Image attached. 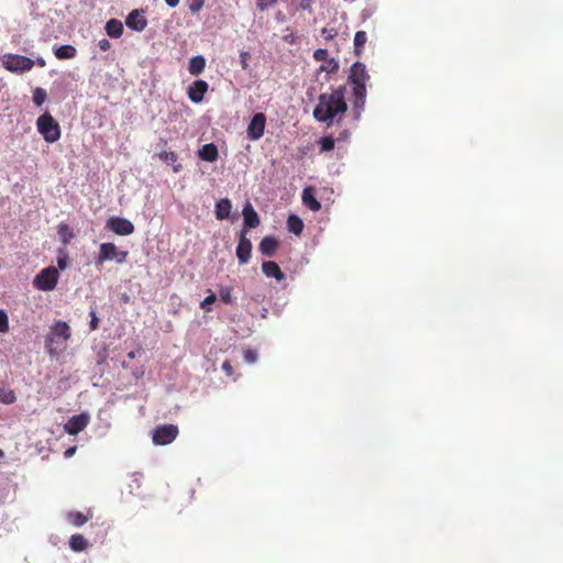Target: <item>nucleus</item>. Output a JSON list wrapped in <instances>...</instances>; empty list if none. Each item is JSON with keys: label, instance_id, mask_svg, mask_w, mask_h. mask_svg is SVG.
Instances as JSON below:
<instances>
[{"label": "nucleus", "instance_id": "obj_1", "mask_svg": "<svg viewBox=\"0 0 563 563\" xmlns=\"http://www.w3.org/2000/svg\"><path fill=\"white\" fill-rule=\"evenodd\" d=\"M345 87L340 86L331 93H321L318 103L313 110V117L317 121L330 126L334 120H341V115L347 110L345 101Z\"/></svg>", "mask_w": 563, "mask_h": 563}, {"label": "nucleus", "instance_id": "obj_2", "mask_svg": "<svg viewBox=\"0 0 563 563\" xmlns=\"http://www.w3.org/2000/svg\"><path fill=\"white\" fill-rule=\"evenodd\" d=\"M369 80V75L363 63L356 62L351 66L349 82L353 85V109L355 117L358 118L364 109L366 100V84Z\"/></svg>", "mask_w": 563, "mask_h": 563}, {"label": "nucleus", "instance_id": "obj_3", "mask_svg": "<svg viewBox=\"0 0 563 563\" xmlns=\"http://www.w3.org/2000/svg\"><path fill=\"white\" fill-rule=\"evenodd\" d=\"M70 336L71 330L67 322L55 320L49 327L48 333L45 338V349L47 353L51 356H56L59 352L65 350Z\"/></svg>", "mask_w": 563, "mask_h": 563}, {"label": "nucleus", "instance_id": "obj_4", "mask_svg": "<svg viewBox=\"0 0 563 563\" xmlns=\"http://www.w3.org/2000/svg\"><path fill=\"white\" fill-rule=\"evenodd\" d=\"M37 131L48 143H54L60 137V128L58 122L48 113L40 115L36 121Z\"/></svg>", "mask_w": 563, "mask_h": 563}, {"label": "nucleus", "instance_id": "obj_5", "mask_svg": "<svg viewBox=\"0 0 563 563\" xmlns=\"http://www.w3.org/2000/svg\"><path fill=\"white\" fill-rule=\"evenodd\" d=\"M59 278L56 267L48 266L42 269L33 279V286L42 291H52L55 289Z\"/></svg>", "mask_w": 563, "mask_h": 563}, {"label": "nucleus", "instance_id": "obj_6", "mask_svg": "<svg viewBox=\"0 0 563 563\" xmlns=\"http://www.w3.org/2000/svg\"><path fill=\"white\" fill-rule=\"evenodd\" d=\"M3 67L11 73H25L30 71L35 62L26 56L18 54H5L2 57Z\"/></svg>", "mask_w": 563, "mask_h": 563}, {"label": "nucleus", "instance_id": "obj_7", "mask_svg": "<svg viewBox=\"0 0 563 563\" xmlns=\"http://www.w3.org/2000/svg\"><path fill=\"white\" fill-rule=\"evenodd\" d=\"M128 255V251H119L118 247L111 242L101 243L97 257V264L102 265L104 262L112 260L119 264H122L126 261Z\"/></svg>", "mask_w": 563, "mask_h": 563}, {"label": "nucleus", "instance_id": "obj_8", "mask_svg": "<svg viewBox=\"0 0 563 563\" xmlns=\"http://www.w3.org/2000/svg\"><path fill=\"white\" fill-rule=\"evenodd\" d=\"M178 435V428L175 424H161L153 433L152 440L155 445H167Z\"/></svg>", "mask_w": 563, "mask_h": 563}, {"label": "nucleus", "instance_id": "obj_9", "mask_svg": "<svg viewBox=\"0 0 563 563\" xmlns=\"http://www.w3.org/2000/svg\"><path fill=\"white\" fill-rule=\"evenodd\" d=\"M266 125V117L264 113H255L247 126V137L252 141H257L264 135Z\"/></svg>", "mask_w": 563, "mask_h": 563}, {"label": "nucleus", "instance_id": "obj_10", "mask_svg": "<svg viewBox=\"0 0 563 563\" xmlns=\"http://www.w3.org/2000/svg\"><path fill=\"white\" fill-rule=\"evenodd\" d=\"M107 228L118 235H130L134 232L133 223L121 217H110L107 221Z\"/></svg>", "mask_w": 563, "mask_h": 563}, {"label": "nucleus", "instance_id": "obj_11", "mask_svg": "<svg viewBox=\"0 0 563 563\" xmlns=\"http://www.w3.org/2000/svg\"><path fill=\"white\" fill-rule=\"evenodd\" d=\"M252 254V243L246 238V229H243L239 236V243L236 246V256L240 264L249 263Z\"/></svg>", "mask_w": 563, "mask_h": 563}, {"label": "nucleus", "instance_id": "obj_12", "mask_svg": "<svg viewBox=\"0 0 563 563\" xmlns=\"http://www.w3.org/2000/svg\"><path fill=\"white\" fill-rule=\"evenodd\" d=\"M89 423V416L80 413L71 417L65 424V431L70 435H76L81 432Z\"/></svg>", "mask_w": 563, "mask_h": 563}, {"label": "nucleus", "instance_id": "obj_13", "mask_svg": "<svg viewBox=\"0 0 563 563\" xmlns=\"http://www.w3.org/2000/svg\"><path fill=\"white\" fill-rule=\"evenodd\" d=\"M125 23L129 29L142 32L147 26V20L144 16V11L137 9L131 11L126 16Z\"/></svg>", "mask_w": 563, "mask_h": 563}, {"label": "nucleus", "instance_id": "obj_14", "mask_svg": "<svg viewBox=\"0 0 563 563\" xmlns=\"http://www.w3.org/2000/svg\"><path fill=\"white\" fill-rule=\"evenodd\" d=\"M209 85L205 80H196L188 88V97L195 102L199 103L203 100L205 93L208 91Z\"/></svg>", "mask_w": 563, "mask_h": 563}, {"label": "nucleus", "instance_id": "obj_15", "mask_svg": "<svg viewBox=\"0 0 563 563\" xmlns=\"http://www.w3.org/2000/svg\"><path fill=\"white\" fill-rule=\"evenodd\" d=\"M242 214L244 218V224L249 229H253L258 227L260 224V217L257 212L254 210L253 206L247 202L242 210Z\"/></svg>", "mask_w": 563, "mask_h": 563}, {"label": "nucleus", "instance_id": "obj_16", "mask_svg": "<svg viewBox=\"0 0 563 563\" xmlns=\"http://www.w3.org/2000/svg\"><path fill=\"white\" fill-rule=\"evenodd\" d=\"M278 241L275 236L272 235L263 238L258 245L260 252L267 257H272L276 253Z\"/></svg>", "mask_w": 563, "mask_h": 563}, {"label": "nucleus", "instance_id": "obj_17", "mask_svg": "<svg viewBox=\"0 0 563 563\" xmlns=\"http://www.w3.org/2000/svg\"><path fill=\"white\" fill-rule=\"evenodd\" d=\"M262 271L263 274L268 278L273 277L277 282L285 279V274L280 271L278 264L273 261L264 262L262 264Z\"/></svg>", "mask_w": 563, "mask_h": 563}, {"label": "nucleus", "instance_id": "obj_18", "mask_svg": "<svg viewBox=\"0 0 563 563\" xmlns=\"http://www.w3.org/2000/svg\"><path fill=\"white\" fill-rule=\"evenodd\" d=\"M198 156L200 159L206 162H216L219 157V151L216 144L208 143L205 144L199 151Z\"/></svg>", "mask_w": 563, "mask_h": 563}, {"label": "nucleus", "instance_id": "obj_19", "mask_svg": "<svg viewBox=\"0 0 563 563\" xmlns=\"http://www.w3.org/2000/svg\"><path fill=\"white\" fill-rule=\"evenodd\" d=\"M302 203L312 211H319L321 209V203L317 200L314 189L312 187L303 189Z\"/></svg>", "mask_w": 563, "mask_h": 563}, {"label": "nucleus", "instance_id": "obj_20", "mask_svg": "<svg viewBox=\"0 0 563 563\" xmlns=\"http://www.w3.org/2000/svg\"><path fill=\"white\" fill-rule=\"evenodd\" d=\"M231 201L228 198L221 199L216 205V217L218 220H224L229 218L231 212Z\"/></svg>", "mask_w": 563, "mask_h": 563}, {"label": "nucleus", "instance_id": "obj_21", "mask_svg": "<svg viewBox=\"0 0 563 563\" xmlns=\"http://www.w3.org/2000/svg\"><path fill=\"white\" fill-rule=\"evenodd\" d=\"M54 55L58 59H71L75 58L77 55V49L75 46L66 44L57 47L54 51Z\"/></svg>", "mask_w": 563, "mask_h": 563}, {"label": "nucleus", "instance_id": "obj_22", "mask_svg": "<svg viewBox=\"0 0 563 563\" xmlns=\"http://www.w3.org/2000/svg\"><path fill=\"white\" fill-rule=\"evenodd\" d=\"M206 67V59L202 55H197L190 58L188 70L191 75L198 76Z\"/></svg>", "mask_w": 563, "mask_h": 563}, {"label": "nucleus", "instance_id": "obj_23", "mask_svg": "<svg viewBox=\"0 0 563 563\" xmlns=\"http://www.w3.org/2000/svg\"><path fill=\"white\" fill-rule=\"evenodd\" d=\"M106 31L110 37L118 38L123 33V24L117 19H111L106 24Z\"/></svg>", "mask_w": 563, "mask_h": 563}, {"label": "nucleus", "instance_id": "obj_24", "mask_svg": "<svg viewBox=\"0 0 563 563\" xmlns=\"http://www.w3.org/2000/svg\"><path fill=\"white\" fill-rule=\"evenodd\" d=\"M287 228L289 232L300 235L303 230V222L299 217L291 214L287 219Z\"/></svg>", "mask_w": 563, "mask_h": 563}, {"label": "nucleus", "instance_id": "obj_25", "mask_svg": "<svg viewBox=\"0 0 563 563\" xmlns=\"http://www.w3.org/2000/svg\"><path fill=\"white\" fill-rule=\"evenodd\" d=\"M69 547L73 551L80 552L88 548V541L81 534H73L69 540Z\"/></svg>", "mask_w": 563, "mask_h": 563}, {"label": "nucleus", "instance_id": "obj_26", "mask_svg": "<svg viewBox=\"0 0 563 563\" xmlns=\"http://www.w3.org/2000/svg\"><path fill=\"white\" fill-rule=\"evenodd\" d=\"M367 41V34L365 31H357L354 36V51L356 55H361L364 44Z\"/></svg>", "mask_w": 563, "mask_h": 563}, {"label": "nucleus", "instance_id": "obj_27", "mask_svg": "<svg viewBox=\"0 0 563 563\" xmlns=\"http://www.w3.org/2000/svg\"><path fill=\"white\" fill-rule=\"evenodd\" d=\"M16 396L12 389L0 387V402L11 405L15 402Z\"/></svg>", "mask_w": 563, "mask_h": 563}, {"label": "nucleus", "instance_id": "obj_28", "mask_svg": "<svg viewBox=\"0 0 563 563\" xmlns=\"http://www.w3.org/2000/svg\"><path fill=\"white\" fill-rule=\"evenodd\" d=\"M68 519L76 527H81L88 521V517L80 511L69 512Z\"/></svg>", "mask_w": 563, "mask_h": 563}, {"label": "nucleus", "instance_id": "obj_29", "mask_svg": "<svg viewBox=\"0 0 563 563\" xmlns=\"http://www.w3.org/2000/svg\"><path fill=\"white\" fill-rule=\"evenodd\" d=\"M58 234L64 244H67L69 240L73 238L70 228L66 223H60L58 225Z\"/></svg>", "mask_w": 563, "mask_h": 563}, {"label": "nucleus", "instance_id": "obj_30", "mask_svg": "<svg viewBox=\"0 0 563 563\" xmlns=\"http://www.w3.org/2000/svg\"><path fill=\"white\" fill-rule=\"evenodd\" d=\"M320 152H329L334 148L335 141L332 136H323L319 141Z\"/></svg>", "mask_w": 563, "mask_h": 563}, {"label": "nucleus", "instance_id": "obj_31", "mask_svg": "<svg viewBox=\"0 0 563 563\" xmlns=\"http://www.w3.org/2000/svg\"><path fill=\"white\" fill-rule=\"evenodd\" d=\"M47 98V95H46V91L41 88V87H37L33 90V102L36 104V106H42L45 100Z\"/></svg>", "mask_w": 563, "mask_h": 563}, {"label": "nucleus", "instance_id": "obj_32", "mask_svg": "<svg viewBox=\"0 0 563 563\" xmlns=\"http://www.w3.org/2000/svg\"><path fill=\"white\" fill-rule=\"evenodd\" d=\"M205 1L206 0H186V3L188 5L189 11L192 14H197L203 9Z\"/></svg>", "mask_w": 563, "mask_h": 563}, {"label": "nucleus", "instance_id": "obj_33", "mask_svg": "<svg viewBox=\"0 0 563 563\" xmlns=\"http://www.w3.org/2000/svg\"><path fill=\"white\" fill-rule=\"evenodd\" d=\"M220 300L224 303L229 305L233 302L232 299V288L231 287H221L219 290Z\"/></svg>", "mask_w": 563, "mask_h": 563}, {"label": "nucleus", "instance_id": "obj_34", "mask_svg": "<svg viewBox=\"0 0 563 563\" xmlns=\"http://www.w3.org/2000/svg\"><path fill=\"white\" fill-rule=\"evenodd\" d=\"M209 295L201 301L200 308L205 311H211L210 305L214 303L217 300V296L214 292L209 290Z\"/></svg>", "mask_w": 563, "mask_h": 563}, {"label": "nucleus", "instance_id": "obj_35", "mask_svg": "<svg viewBox=\"0 0 563 563\" xmlns=\"http://www.w3.org/2000/svg\"><path fill=\"white\" fill-rule=\"evenodd\" d=\"M158 157L161 161L167 162V163H176L178 159V155L175 152H167L162 151L158 153Z\"/></svg>", "mask_w": 563, "mask_h": 563}, {"label": "nucleus", "instance_id": "obj_36", "mask_svg": "<svg viewBox=\"0 0 563 563\" xmlns=\"http://www.w3.org/2000/svg\"><path fill=\"white\" fill-rule=\"evenodd\" d=\"M9 331V318L4 310L0 309V333Z\"/></svg>", "mask_w": 563, "mask_h": 563}, {"label": "nucleus", "instance_id": "obj_37", "mask_svg": "<svg viewBox=\"0 0 563 563\" xmlns=\"http://www.w3.org/2000/svg\"><path fill=\"white\" fill-rule=\"evenodd\" d=\"M277 0H256V7L260 11H266L269 7L274 5Z\"/></svg>", "mask_w": 563, "mask_h": 563}, {"label": "nucleus", "instance_id": "obj_38", "mask_svg": "<svg viewBox=\"0 0 563 563\" xmlns=\"http://www.w3.org/2000/svg\"><path fill=\"white\" fill-rule=\"evenodd\" d=\"M250 58H251V55L249 52L240 53V64H241L242 69L246 70L249 68Z\"/></svg>", "mask_w": 563, "mask_h": 563}, {"label": "nucleus", "instance_id": "obj_39", "mask_svg": "<svg viewBox=\"0 0 563 563\" xmlns=\"http://www.w3.org/2000/svg\"><path fill=\"white\" fill-rule=\"evenodd\" d=\"M328 51L327 49H323V48H318L314 51L313 53V57L318 62H322V60H325L328 58Z\"/></svg>", "mask_w": 563, "mask_h": 563}, {"label": "nucleus", "instance_id": "obj_40", "mask_svg": "<svg viewBox=\"0 0 563 563\" xmlns=\"http://www.w3.org/2000/svg\"><path fill=\"white\" fill-rule=\"evenodd\" d=\"M243 355H244V360L247 363H254L256 361V358H257L256 352L251 350V349L245 350Z\"/></svg>", "mask_w": 563, "mask_h": 563}, {"label": "nucleus", "instance_id": "obj_41", "mask_svg": "<svg viewBox=\"0 0 563 563\" xmlns=\"http://www.w3.org/2000/svg\"><path fill=\"white\" fill-rule=\"evenodd\" d=\"M90 317H91V320H90V329L91 330H97L98 327H99V319L96 314V311L95 310H91L90 311Z\"/></svg>", "mask_w": 563, "mask_h": 563}, {"label": "nucleus", "instance_id": "obj_42", "mask_svg": "<svg viewBox=\"0 0 563 563\" xmlns=\"http://www.w3.org/2000/svg\"><path fill=\"white\" fill-rule=\"evenodd\" d=\"M322 34L323 36L327 38V40H331L333 38L334 36H336L338 32L335 29L331 27V29H327V27H323L322 29Z\"/></svg>", "mask_w": 563, "mask_h": 563}, {"label": "nucleus", "instance_id": "obj_43", "mask_svg": "<svg viewBox=\"0 0 563 563\" xmlns=\"http://www.w3.org/2000/svg\"><path fill=\"white\" fill-rule=\"evenodd\" d=\"M222 371L228 375V376H231L233 375V367L230 363V361H224L222 363V366H221Z\"/></svg>", "mask_w": 563, "mask_h": 563}, {"label": "nucleus", "instance_id": "obj_44", "mask_svg": "<svg viewBox=\"0 0 563 563\" xmlns=\"http://www.w3.org/2000/svg\"><path fill=\"white\" fill-rule=\"evenodd\" d=\"M98 46L101 51L106 52V51H109L111 48V43L109 40L107 38H102L99 41L98 43Z\"/></svg>", "mask_w": 563, "mask_h": 563}, {"label": "nucleus", "instance_id": "obj_45", "mask_svg": "<svg viewBox=\"0 0 563 563\" xmlns=\"http://www.w3.org/2000/svg\"><path fill=\"white\" fill-rule=\"evenodd\" d=\"M57 266L60 269H65L67 267V257L65 255L57 258Z\"/></svg>", "mask_w": 563, "mask_h": 563}, {"label": "nucleus", "instance_id": "obj_46", "mask_svg": "<svg viewBox=\"0 0 563 563\" xmlns=\"http://www.w3.org/2000/svg\"><path fill=\"white\" fill-rule=\"evenodd\" d=\"M311 7V0H301L300 8L302 10H308Z\"/></svg>", "mask_w": 563, "mask_h": 563}, {"label": "nucleus", "instance_id": "obj_47", "mask_svg": "<svg viewBox=\"0 0 563 563\" xmlns=\"http://www.w3.org/2000/svg\"><path fill=\"white\" fill-rule=\"evenodd\" d=\"M34 62H35V64H36L37 66H40V67H42V68L46 66V62H45V59H44V58H42V57H37Z\"/></svg>", "mask_w": 563, "mask_h": 563}, {"label": "nucleus", "instance_id": "obj_48", "mask_svg": "<svg viewBox=\"0 0 563 563\" xmlns=\"http://www.w3.org/2000/svg\"><path fill=\"white\" fill-rule=\"evenodd\" d=\"M166 4L170 8H175L178 5L179 0H165Z\"/></svg>", "mask_w": 563, "mask_h": 563}, {"label": "nucleus", "instance_id": "obj_49", "mask_svg": "<svg viewBox=\"0 0 563 563\" xmlns=\"http://www.w3.org/2000/svg\"><path fill=\"white\" fill-rule=\"evenodd\" d=\"M135 356H136V352H135V351H131V352H129V353H128V357H129L130 360L135 358Z\"/></svg>", "mask_w": 563, "mask_h": 563}, {"label": "nucleus", "instance_id": "obj_50", "mask_svg": "<svg viewBox=\"0 0 563 563\" xmlns=\"http://www.w3.org/2000/svg\"><path fill=\"white\" fill-rule=\"evenodd\" d=\"M180 169H181V165L180 164L174 165V167H173V170L175 173H178Z\"/></svg>", "mask_w": 563, "mask_h": 563}, {"label": "nucleus", "instance_id": "obj_51", "mask_svg": "<svg viewBox=\"0 0 563 563\" xmlns=\"http://www.w3.org/2000/svg\"><path fill=\"white\" fill-rule=\"evenodd\" d=\"M76 448H69L67 449V451L65 452L66 455H71L74 452H75Z\"/></svg>", "mask_w": 563, "mask_h": 563}, {"label": "nucleus", "instance_id": "obj_52", "mask_svg": "<svg viewBox=\"0 0 563 563\" xmlns=\"http://www.w3.org/2000/svg\"><path fill=\"white\" fill-rule=\"evenodd\" d=\"M285 41L288 42V43H292L294 42L291 36H285Z\"/></svg>", "mask_w": 563, "mask_h": 563}, {"label": "nucleus", "instance_id": "obj_53", "mask_svg": "<svg viewBox=\"0 0 563 563\" xmlns=\"http://www.w3.org/2000/svg\"><path fill=\"white\" fill-rule=\"evenodd\" d=\"M285 41L288 42V43H292L294 42L291 36H285Z\"/></svg>", "mask_w": 563, "mask_h": 563}, {"label": "nucleus", "instance_id": "obj_54", "mask_svg": "<svg viewBox=\"0 0 563 563\" xmlns=\"http://www.w3.org/2000/svg\"><path fill=\"white\" fill-rule=\"evenodd\" d=\"M122 367L123 368H128L129 367L128 363L126 362H122Z\"/></svg>", "mask_w": 563, "mask_h": 563}, {"label": "nucleus", "instance_id": "obj_55", "mask_svg": "<svg viewBox=\"0 0 563 563\" xmlns=\"http://www.w3.org/2000/svg\"><path fill=\"white\" fill-rule=\"evenodd\" d=\"M2 455H3V453H2V451L0 450V456H2Z\"/></svg>", "mask_w": 563, "mask_h": 563}]
</instances>
